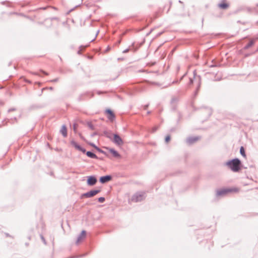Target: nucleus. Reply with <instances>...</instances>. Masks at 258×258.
<instances>
[{"label": "nucleus", "instance_id": "obj_1", "mask_svg": "<svg viewBox=\"0 0 258 258\" xmlns=\"http://www.w3.org/2000/svg\"><path fill=\"white\" fill-rule=\"evenodd\" d=\"M229 168L234 172H238L241 167L240 161L238 159H234L227 163Z\"/></svg>", "mask_w": 258, "mask_h": 258}, {"label": "nucleus", "instance_id": "obj_2", "mask_svg": "<svg viewBox=\"0 0 258 258\" xmlns=\"http://www.w3.org/2000/svg\"><path fill=\"white\" fill-rule=\"evenodd\" d=\"M145 194L144 192H138L135 194L131 199V201L134 202H138L143 200Z\"/></svg>", "mask_w": 258, "mask_h": 258}, {"label": "nucleus", "instance_id": "obj_3", "mask_svg": "<svg viewBox=\"0 0 258 258\" xmlns=\"http://www.w3.org/2000/svg\"><path fill=\"white\" fill-rule=\"evenodd\" d=\"M105 113L108 119L111 122H113L114 120L115 119V114L113 113V112L109 109H107L105 110Z\"/></svg>", "mask_w": 258, "mask_h": 258}, {"label": "nucleus", "instance_id": "obj_4", "mask_svg": "<svg viewBox=\"0 0 258 258\" xmlns=\"http://www.w3.org/2000/svg\"><path fill=\"white\" fill-rule=\"evenodd\" d=\"M100 190H93L86 192L82 195V197L90 198L96 195L100 192Z\"/></svg>", "mask_w": 258, "mask_h": 258}, {"label": "nucleus", "instance_id": "obj_5", "mask_svg": "<svg viewBox=\"0 0 258 258\" xmlns=\"http://www.w3.org/2000/svg\"><path fill=\"white\" fill-rule=\"evenodd\" d=\"M97 182V179L95 177L93 176H90L88 177L87 179V184L89 185H94Z\"/></svg>", "mask_w": 258, "mask_h": 258}, {"label": "nucleus", "instance_id": "obj_6", "mask_svg": "<svg viewBox=\"0 0 258 258\" xmlns=\"http://www.w3.org/2000/svg\"><path fill=\"white\" fill-rule=\"evenodd\" d=\"M72 146H73L76 150L82 152L83 153L85 152V149L83 148L81 146L78 145L76 142L72 141L71 142Z\"/></svg>", "mask_w": 258, "mask_h": 258}, {"label": "nucleus", "instance_id": "obj_7", "mask_svg": "<svg viewBox=\"0 0 258 258\" xmlns=\"http://www.w3.org/2000/svg\"><path fill=\"white\" fill-rule=\"evenodd\" d=\"M86 236V232L85 231L83 230L82 231L81 234L78 237L77 240V243L79 244L81 243Z\"/></svg>", "mask_w": 258, "mask_h": 258}, {"label": "nucleus", "instance_id": "obj_8", "mask_svg": "<svg viewBox=\"0 0 258 258\" xmlns=\"http://www.w3.org/2000/svg\"><path fill=\"white\" fill-rule=\"evenodd\" d=\"M112 177L110 175H106L101 177L100 178V181L102 183H104L105 182L110 181Z\"/></svg>", "mask_w": 258, "mask_h": 258}, {"label": "nucleus", "instance_id": "obj_9", "mask_svg": "<svg viewBox=\"0 0 258 258\" xmlns=\"http://www.w3.org/2000/svg\"><path fill=\"white\" fill-rule=\"evenodd\" d=\"M114 142L118 145H122L123 144L122 139L117 135H114Z\"/></svg>", "mask_w": 258, "mask_h": 258}, {"label": "nucleus", "instance_id": "obj_10", "mask_svg": "<svg viewBox=\"0 0 258 258\" xmlns=\"http://www.w3.org/2000/svg\"><path fill=\"white\" fill-rule=\"evenodd\" d=\"M106 149L108 150V151L110 153H111L114 157H117V158L120 157V155L118 154V153L117 151H116L115 150H114L113 149L106 148Z\"/></svg>", "mask_w": 258, "mask_h": 258}, {"label": "nucleus", "instance_id": "obj_11", "mask_svg": "<svg viewBox=\"0 0 258 258\" xmlns=\"http://www.w3.org/2000/svg\"><path fill=\"white\" fill-rule=\"evenodd\" d=\"M257 38L251 39L249 42L245 46V48H248L251 47L255 43L256 40H257Z\"/></svg>", "mask_w": 258, "mask_h": 258}, {"label": "nucleus", "instance_id": "obj_12", "mask_svg": "<svg viewBox=\"0 0 258 258\" xmlns=\"http://www.w3.org/2000/svg\"><path fill=\"white\" fill-rule=\"evenodd\" d=\"M60 133L64 137L67 136V129L66 126L63 125L60 130Z\"/></svg>", "mask_w": 258, "mask_h": 258}, {"label": "nucleus", "instance_id": "obj_13", "mask_svg": "<svg viewBox=\"0 0 258 258\" xmlns=\"http://www.w3.org/2000/svg\"><path fill=\"white\" fill-rule=\"evenodd\" d=\"M239 191V189L236 187L227 188L226 192H236Z\"/></svg>", "mask_w": 258, "mask_h": 258}, {"label": "nucleus", "instance_id": "obj_14", "mask_svg": "<svg viewBox=\"0 0 258 258\" xmlns=\"http://www.w3.org/2000/svg\"><path fill=\"white\" fill-rule=\"evenodd\" d=\"M86 154L88 157H89L90 158H97V156L95 154H94L91 152H89V151L87 152L86 153Z\"/></svg>", "mask_w": 258, "mask_h": 258}, {"label": "nucleus", "instance_id": "obj_15", "mask_svg": "<svg viewBox=\"0 0 258 258\" xmlns=\"http://www.w3.org/2000/svg\"><path fill=\"white\" fill-rule=\"evenodd\" d=\"M240 154H241V155L243 157H244V158L246 157V154L245 153L244 149L243 147H241L240 149Z\"/></svg>", "mask_w": 258, "mask_h": 258}, {"label": "nucleus", "instance_id": "obj_16", "mask_svg": "<svg viewBox=\"0 0 258 258\" xmlns=\"http://www.w3.org/2000/svg\"><path fill=\"white\" fill-rule=\"evenodd\" d=\"M219 7L221 9H224L226 8V4L223 3L222 4H219Z\"/></svg>", "mask_w": 258, "mask_h": 258}, {"label": "nucleus", "instance_id": "obj_17", "mask_svg": "<svg viewBox=\"0 0 258 258\" xmlns=\"http://www.w3.org/2000/svg\"><path fill=\"white\" fill-rule=\"evenodd\" d=\"M170 140V136L169 135L165 137V142L168 143Z\"/></svg>", "mask_w": 258, "mask_h": 258}, {"label": "nucleus", "instance_id": "obj_18", "mask_svg": "<svg viewBox=\"0 0 258 258\" xmlns=\"http://www.w3.org/2000/svg\"><path fill=\"white\" fill-rule=\"evenodd\" d=\"M105 201V199L103 197H100L98 199V201L100 202V203H103Z\"/></svg>", "mask_w": 258, "mask_h": 258}, {"label": "nucleus", "instance_id": "obj_19", "mask_svg": "<svg viewBox=\"0 0 258 258\" xmlns=\"http://www.w3.org/2000/svg\"><path fill=\"white\" fill-rule=\"evenodd\" d=\"M225 192V191L224 190H223L221 192H218V194L219 195H221L224 194Z\"/></svg>", "mask_w": 258, "mask_h": 258}, {"label": "nucleus", "instance_id": "obj_20", "mask_svg": "<svg viewBox=\"0 0 258 258\" xmlns=\"http://www.w3.org/2000/svg\"><path fill=\"white\" fill-rule=\"evenodd\" d=\"M41 72H42L44 75H48L47 73H46V72H44V71H42Z\"/></svg>", "mask_w": 258, "mask_h": 258}, {"label": "nucleus", "instance_id": "obj_21", "mask_svg": "<svg viewBox=\"0 0 258 258\" xmlns=\"http://www.w3.org/2000/svg\"><path fill=\"white\" fill-rule=\"evenodd\" d=\"M191 140H192V139H189V142H191Z\"/></svg>", "mask_w": 258, "mask_h": 258}]
</instances>
